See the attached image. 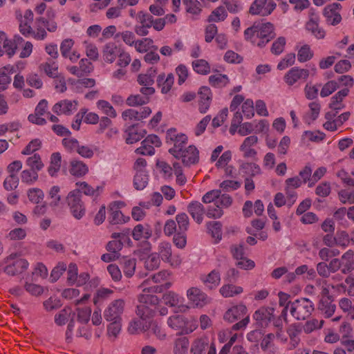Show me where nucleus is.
Returning a JSON list of instances; mask_svg holds the SVG:
<instances>
[{
  "mask_svg": "<svg viewBox=\"0 0 354 354\" xmlns=\"http://www.w3.org/2000/svg\"><path fill=\"white\" fill-rule=\"evenodd\" d=\"M66 201L73 216L77 219H80L85 214V207L81 200L80 191L75 189L70 192L66 197Z\"/></svg>",
  "mask_w": 354,
  "mask_h": 354,
  "instance_id": "423d86ee",
  "label": "nucleus"
},
{
  "mask_svg": "<svg viewBox=\"0 0 354 354\" xmlns=\"http://www.w3.org/2000/svg\"><path fill=\"white\" fill-rule=\"evenodd\" d=\"M113 292V290L106 288L97 289L93 296V304L97 306L102 305L104 301L111 297Z\"/></svg>",
  "mask_w": 354,
  "mask_h": 354,
  "instance_id": "c85d7f7f",
  "label": "nucleus"
},
{
  "mask_svg": "<svg viewBox=\"0 0 354 354\" xmlns=\"http://www.w3.org/2000/svg\"><path fill=\"white\" fill-rule=\"evenodd\" d=\"M151 113V110L148 106L140 107L138 110L129 109L124 111L122 113V118L124 120H140L147 118Z\"/></svg>",
  "mask_w": 354,
  "mask_h": 354,
  "instance_id": "a211bd4d",
  "label": "nucleus"
},
{
  "mask_svg": "<svg viewBox=\"0 0 354 354\" xmlns=\"http://www.w3.org/2000/svg\"><path fill=\"white\" fill-rule=\"evenodd\" d=\"M337 286L344 291H347L349 296H354V277L352 275L347 276L344 283H342Z\"/></svg>",
  "mask_w": 354,
  "mask_h": 354,
  "instance_id": "0e129e2a",
  "label": "nucleus"
},
{
  "mask_svg": "<svg viewBox=\"0 0 354 354\" xmlns=\"http://www.w3.org/2000/svg\"><path fill=\"white\" fill-rule=\"evenodd\" d=\"M158 253L163 261L169 263L171 266L176 267L181 263L178 256H172L171 245L168 242H162L158 245Z\"/></svg>",
  "mask_w": 354,
  "mask_h": 354,
  "instance_id": "2eb2a0df",
  "label": "nucleus"
},
{
  "mask_svg": "<svg viewBox=\"0 0 354 354\" xmlns=\"http://www.w3.org/2000/svg\"><path fill=\"white\" fill-rule=\"evenodd\" d=\"M97 106L104 114L109 116L110 118H115L117 116L115 110L107 101L99 100L97 103Z\"/></svg>",
  "mask_w": 354,
  "mask_h": 354,
  "instance_id": "5fc2aeb1",
  "label": "nucleus"
},
{
  "mask_svg": "<svg viewBox=\"0 0 354 354\" xmlns=\"http://www.w3.org/2000/svg\"><path fill=\"white\" fill-rule=\"evenodd\" d=\"M229 82V78L226 75L216 74L209 77V82L210 85L214 87H224Z\"/></svg>",
  "mask_w": 354,
  "mask_h": 354,
  "instance_id": "79ce46f5",
  "label": "nucleus"
},
{
  "mask_svg": "<svg viewBox=\"0 0 354 354\" xmlns=\"http://www.w3.org/2000/svg\"><path fill=\"white\" fill-rule=\"evenodd\" d=\"M243 289L241 286L234 284H225L219 290L221 295L224 297H232L243 292Z\"/></svg>",
  "mask_w": 354,
  "mask_h": 354,
  "instance_id": "2f4dec72",
  "label": "nucleus"
},
{
  "mask_svg": "<svg viewBox=\"0 0 354 354\" xmlns=\"http://www.w3.org/2000/svg\"><path fill=\"white\" fill-rule=\"evenodd\" d=\"M318 309L325 318H329L334 314L336 305L333 303V299H320Z\"/></svg>",
  "mask_w": 354,
  "mask_h": 354,
  "instance_id": "bb28decb",
  "label": "nucleus"
},
{
  "mask_svg": "<svg viewBox=\"0 0 354 354\" xmlns=\"http://www.w3.org/2000/svg\"><path fill=\"white\" fill-rule=\"evenodd\" d=\"M149 102V97L147 96H142L139 94L129 95L127 100L126 104L129 106H142L147 104Z\"/></svg>",
  "mask_w": 354,
  "mask_h": 354,
  "instance_id": "a18cd8bd",
  "label": "nucleus"
},
{
  "mask_svg": "<svg viewBox=\"0 0 354 354\" xmlns=\"http://www.w3.org/2000/svg\"><path fill=\"white\" fill-rule=\"evenodd\" d=\"M178 231L186 232L189 228V220L186 213H180L176 216Z\"/></svg>",
  "mask_w": 354,
  "mask_h": 354,
  "instance_id": "13d9d810",
  "label": "nucleus"
},
{
  "mask_svg": "<svg viewBox=\"0 0 354 354\" xmlns=\"http://www.w3.org/2000/svg\"><path fill=\"white\" fill-rule=\"evenodd\" d=\"M245 39L254 45L263 47L276 36L274 25L270 22H255L244 31Z\"/></svg>",
  "mask_w": 354,
  "mask_h": 354,
  "instance_id": "f257e3e1",
  "label": "nucleus"
},
{
  "mask_svg": "<svg viewBox=\"0 0 354 354\" xmlns=\"http://www.w3.org/2000/svg\"><path fill=\"white\" fill-rule=\"evenodd\" d=\"M166 142L173 144V147L169 149V153L174 157L181 154L188 143L187 136L182 133H178L176 129L171 128L166 133Z\"/></svg>",
  "mask_w": 354,
  "mask_h": 354,
  "instance_id": "39448f33",
  "label": "nucleus"
},
{
  "mask_svg": "<svg viewBox=\"0 0 354 354\" xmlns=\"http://www.w3.org/2000/svg\"><path fill=\"white\" fill-rule=\"evenodd\" d=\"M153 41L150 38H143L140 40H136L135 43V48L140 53L147 52L150 48H153L155 50L158 49L157 46H153Z\"/></svg>",
  "mask_w": 354,
  "mask_h": 354,
  "instance_id": "37998d69",
  "label": "nucleus"
},
{
  "mask_svg": "<svg viewBox=\"0 0 354 354\" xmlns=\"http://www.w3.org/2000/svg\"><path fill=\"white\" fill-rule=\"evenodd\" d=\"M241 169L244 174L251 177L261 174L260 167L254 162H244L241 165Z\"/></svg>",
  "mask_w": 354,
  "mask_h": 354,
  "instance_id": "603ef678",
  "label": "nucleus"
},
{
  "mask_svg": "<svg viewBox=\"0 0 354 354\" xmlns=\"http://www.w3.org/2000/svg\"><path fill=\"white\" fill-rule=\"evenodd\" d=\"M62 156L59 152L53 153L50 156V165L48 168V174L53 176L60 169Z\"/></svg>",
  "mask_w": 354,
  "mask_h": 354,
  "instance_id": "ea45409f",
  "label": "nucleus"
},
{
  "mask_svg": "<svg viewBox=\"0 0 354 354\" xmlns=\"http://www.w3.org/2000/svg\"><path fill=\"white\" fill-rule=\"evenodd\" d=\"M223 319L228 323L237 322L232 325L230 330L228 331L229 333L232 331L244 330L250 321L248 308L242 304L233 306L227 310L223 315Z\"/></svg>",
  "mask_w": 354,
  "mask_h": 354,
  "instance_id": "f03ea898",
  "label": "nucleus"
},
{
  "mask_svg": "<svg viewBox=\"0 0 354 354\" xmlns=\"http://www.w3.org/2000/svg\"><path fill=\"white\" fill-rule=\"evenodd\" d=\"M160 257L157 253L149 254L145 261V267L148 270H153L160 266Z\"/></svg>",
  "mask_w": 354,
  "mask_h": 354,
  "instance_id": "6e6d98bb",
  "label": "nucleus"
},
{
  "mask_svg": "<svg viewBox=\"0 0 354 354\" xmlns=\"http://www.w3.org/2000/svg\"><path fill=\"white\" fill-rule=\"evenodd\" d=\"M167 324L174 330H183L186 326V319L183 315H173L168 318Z\"/></svg>",
  "mask_w": 354,
  "mask_h": 354,
  "instance_id": "4c0bfd02",
  "label": "nucleus"
},
{
  "mask_svg": "<svg viewBox=\"0 0 354 354\" xmlns=\"http://www.w3.org/2000/svg\"><path fill=\"white\" fill-rule=\"evenodd\" d=\"M348 88H344L338 91L334 96L330 99L329 104V108L335 112H328L326 113L325 117L327 120H331L336 116L338 111L342 110L344 108V104L342 101L345 97L348 95Z\"/></svg>",
  "mask_w": 354,
  "mask_h": 354,
  "instance_id": "9d476101",
  "label": "nucleus"
},
{
  "mask_svg": "<svg viewBox=\"0 0 354 354\" xmlns=\"http://www.w3.org/2000/svg\"><path fill=\"white\" fill-rule=\"evenodd\" d=\"M187 297L196 307L202 308L210 303L211 299L201 290L192 287L187 290Z\"/></svg>",
  "mask_w": 354,
  "mask_h": 354,
  "instance_id": "dca6fc26",
  "label": "nucleus"
},
{
  "mask_svg": "<svg viewBox=\"0 0 354 354\" xmlns=\"http://www.w3.org/2000/svg\"><path fill=\"white\" fill-rule=\"evenodd\" d=\"M339 88V84L337 82L334 80L328 81L326 83L320 92V95L322 97H327L332 94L335 91H336Z\"/></svg>",
  "mask_w": 354,
  "mask_h": 354,
  "instance_id": "338daca9",
  "label": "nucleus"
},
{
  "mask_svg": "<svg viewBox=\"0 0 354 354\" xmlns=\"http://www.w3.org/2000/svg\"><path fill=\"white\" fill-rule=\"evenodd\" d=\"M121 265L126 277H131L134 274L136 265L135 259H123Z\"/></svg>",
  "mask_w": 354,
  "mask_h": 354,
  "instance_id": "c03bdc74",
  "label": "nucleus"
},
{
  "mask_svg": "<svg viewBox=\"0 0 354 354\" xmlns=\"http://www.w3.org/2000/svg\"><path fill=\"white\" fill-rule=\"evenodd\" d=\"M324 323V320L319 321L316 319L307 321L303 326L304 331L307 334L310 333L315 330L320 329Z\"/></svg>",
  "mask_w": 354,
  "mask_h": 354,
  "instance_id": "680f3d73",
  "label": "nucleus"
},
{
  "mask_svg": "<svg viewBox=\"0 0 354 354\" xmlns=\"http://www.w3.org/2000/svg\"><path fill=\"white\" fill-rule=\"evenodd\" d=\"M44 27L51 32H55L57 29V23L52 20H47L44 17H40L36 18L35 21V28L32 36L37 40H44L47 37V32Z\"/></svg>",
  "mask_w": 354,
  "mask_h": 354,
  "instance_id": "0eeeda50",
  "label": "nucleus"
},
{
  "mask_svg": "<svg viewBox=\"0 0 354 354\" xmlns=\"http://www.w3.org/2000/svg\"><path fill=\"white\" fill-rule=\"evenodd\" d=\"M125 301L122 299L112 301L103 313L104 318L107 322L122 320V315L124 311Z\"/></svg>",
  "mask_w": 354,
  "mask_h": 354,
  "instance_id": "6e6552de",
  "label": "nucleus"
},
{
  "mask_svg": "<svg viewBox=\"0 0 354 354\" xmlns=\"http://www.w3.org/2000/svg\"><path fill=\"white\" fill-rule=\"evenodd\" d=\"M313 56V53L308 45H304L298 50L297 59L300 62H305L310 60Z\"/></svg>",
  "mask_w": 354,
  "mask_h": 354,
  "instance_id": "bf43d9fd",
  "label": "nucleus"
},
{
  "mask_svg": "<svg viewBox=\"0 0 354 354\" xmlns=\"http://www.w3.org/2000/svg\"><path fill=\"white\" fill-rule=\"evenodd\" d=\"M286 39L284 37H278L273 43L270 49L272 54L279 55L284 50Z\"/></svg>",
  "mask_w": 354,
  "mask_h": 354,
  "instance_id": "052dcab7",
  "label": "nucleus"
},
{
  "mask_svg": "<svg viewBox=\"0 0 354 354\" xmlns=\"http://www.w3.org/2000/svg\"><path fill=\"white\" fill-rule=\"evenodd\" d=\"M227 17V12L225 7L220 6L214 9L207 18V21L220 22L223 21Z\"/></svg>",
  "mask_w": 354,
  "mask_h": 354,
  "instance_id": "473e14b6",
  "label": "nucleus"
},
{
  "mask_svg": "<svg viewBox=\"0 0 354 354\" xmlns=\"http://www.w3.org/2000/svg\"><path fill=\"white\" fill-rule=\"evenodd\" d=\"M119 203L117 201L112 202L108 207V210L110 212L109 217V221L111 225H118L123 223H126L129 220V217H127V220L122 212L119 209Z\"/></svg>",
  "mask_w": 354,
  "mask_h": 354,
  "instance_id": "412c9836",
  "label": "nucleus"
},
{
  "mask_svg": "<svg viewBox=\"0 0 354 354\" xmlns=\"http://www.w3.org/2000/svg\"><path fill=\"white\" fill-rule=\"evenodd\" d=\"M342 8L339 3H333L327 5L323 10V16L328 25L335 26L342 21L340 11Z\"/></svg>",
  "mask_w": 354,
  "mask_h": 354,
  "instance_id": "1a4fd4ad",
  "label": "nucleus"
},
{
  "mask_svg": "<svg viewBox=\"0 0 354 354\" xmlns=\"http://www.w3.org/2000/svg\"><path fill=\"white\" fill-rule=\"evenodd\" d=\"M131 235L136 241L147 240L152 235V230L148 224H138L132 230Z\"/></svg>",
  "mask_w": 354,
  "mask_h": 354,
  "instance_id": "393cba45",
  "label": "nucleus"
},
{
  "mask_svg": "<svg viewBox=\"0 0 354 354\" xmlns=\"http://www.w3.org/2000/svg\"><path fill=\"white\" fill-rule=\"evenodd\" d=\"M183 3L185 6V10L192 19H198L203 11L201 3L198 0H183Z\"/></svg>",
  "mask_w": 354,
  "mask_h": 354,
  "instance_id": "b1692460",
  "label": "nucleus"
},
{
  "mask_svg": "<svg viewBox=\"0 0 354 354\" xmlns=\"http://www.w3.org/2000/svg\"><path fill=\"white\" fill-rule=\"evenodd\" d=\"M274 309L271 307H261L253 314V319L258 327L265 328L268 326L274 317Z\"/></svg>",
  "mask_w": 354,
  "mask_h": 354,
  "instance_id": "4468645a",
  "label": "nucleus"
},
{
  "mask_svg": "<svg viewBox=\"0 0 354 354\" xmlns=\"http://www.w3.org/2000/svg\"><path fill=\"white\" fill-rule=\"evenodd\" d=\"M209 347L206 339H197L192 345L191 352L193 354H204Z\"/></svg>",
  "mask_w": 354,
  "mask_h": 354,
  "instance_id": "3c124183",
  "label": "nucleus"
},
{
  "mask_svg": "<svg viewBox=\"0 0 354 354\" xmlns=\"http://www.w3.org/2000/svg\"><path fill=\"white\" fill-rule=\"evenodd\" d=\"M189 339L186 337H180L175 339L174 346V354H187L189 348Z\"/></svg>",
  "mask_w": 354,
  "mask_h": 354,
  "instance_id": "e433bc0d",
  "label": "nucleus"
},
{
  "mask_svg": "<svg viewBox=\"0 0 354 354\" xmlns=\"http://www.w3.org/2000/svg\"><path fill=\"white\" fill-rule=\"evenodd\" d=\"M295 62V54L288 53L277 64V69L282 71L288 68V66H292Z\"/></svg>",
  "mask_w": 354,
  "mask_h": 354,
  "instance_id": "774afa93",
  "label": "nucleus"
},
{
  "mask_svg": "<svg viewBox=\"0 0 354 354\" xmlns=\"http://www.w3.org/2000/svg\"><path fill=\"white\" fill-rule=\"evenodd\" d=\"M207 229L211 232L212 238L215 239L216 243L222 239V225L218 221H212L207 223Z\"/></svg>",
  "mask_w": 354,
  "mask_h": 354,
  "instance_id": "8fccbe9b",
  "label": "nucleus"
},
{
  "mask_svg": "<svg viewBox=\"0 0 354 354\" xmlns=\"http://www.w3.org/2000/svg\"><path fill=\"white\" fill-rule=\"evenodd\" d=\"M121 38L122 41L130 46H135L136 36L133 32L126 30L121 32H118L115 35V40L118 42L120 41L119 38Z\"/></svg>",
  "mask_w": 354,
  "mask_h": 354,
  "instance_id": "de8ad7c7",
  "label": "nucleus"
},
{
  "mask_svg": "<svg viewBox=\"0 0 354 354\" xmlns=\"http://www.w3.org/2000/svg\"><path fill=\"white\" fill-rule=\"evenodd\" d=\"M339 306L351 319H354V303L350 299L346 297L340 299Z\"/></svg>",
  "mask_w": 354,
  "mask_h": 354,
  "instance_id": "a19ab883",
  "label": "nucleus"
},
{
  "mask_svg": "<svg viewBox=\"0 0 354 354\" xmlns=\"http://www.w3.org/2000/svg\"><path fill=\"white\" fill-rule=\"evenodd\" d=\"M28 262L24 259H17L12 263L6 266L4 272L11 276L21 274L27 270Z\"/></svg>",
  "mask_w": 354,
  "mask_h": 354,
  "instance_id": "4be33fe9",
  "label": "nucleus"
},
{
  "mask_svg": "<svg viewBox=\"0 0 354 354\" xmlns=\"http://www.w3.org/2000/svg\"><path fill=\"white\" fill-rule=\"evenodd\" d=\"M77 313V321L82 324H86L90 320L91 309L90 307L78 308Z\"/></svg>",
  "mask_w": 354,
  "mask_h": 354,
  "instance_id": "69168bd1",
  "label": "nucleus"
},
{
  "mask_svg": "<svg viewBox=\"0 0 354 354\" xmlns=\"http://www.w3.org/2000/svg\"><path fill=\"white\" fill-rule=\"evenodd\" d=\"M288 309L296 319L305 320L312 315L315 308L313 303L310 299L302 297L292 302L289 301L282 310L281 315L286 316Z\"/></svg>",
  "mask_w": 354,
  "mask_h": 354,
  "instance_id": "7ed1b4c3",
  "label": "nucleus"
},
{
  "mask_svg": "<svg viewBox=\"0 0 354 354\" xmlns=\"http://www.w3.org/2000/svg\"><path fill=\"white\" fill-rule=\"evenodd\" d=\"M223 214V209L216 202L208 206L206 212V215L208 218H221Z\"/></svg>",
  "mask_w": 354,
  "mask_h": 354,
  "instance_id": "e2e57ef3",
  "label": "nucleus"
},
{
  "mask_svg": "<svg viewBox=\"0 0 354 354\" xmlns=\"http://www.w3.org/2000/svg\"><path fill=\"white\" fill-rule=\"evenodd\" d=\"M187 212L197 223L203 222L205 208L202 203L198 201L191 202L187 205Z\"/></svg>",
  "mask_w": 354,
  "mask_h": 354,
  "instance_id": "5701e85b",
  "label": "nucleus"
},
{
  "mask_svg": "<svg viewBox=\"0 0 354 354\" xmlns=\"http://www.w3.org/2000/svg\"><path fill=\"white\" fill-rule=\"evenodd\" d=\"M127 137L126 142L127 144H133L140 140L146 134L144 129H140L138 124H133L126 130Z\"/></svg>",
  "mask_w": 354,
  "mask_h": 354,
  "instance_id": "a878e982",
  "label": "nucleus"
},
{
  "mask_svg": "<svg viewBox=\"0 0 354 354\" xmlns=\"http://www.w3.org/2000/svg\"><path fill=\"white\" fill-rule=\"evenodd\" d=\"M21 180L28 185L35 184L39 178L38 172L30 169H24L20 174Z\"/></svg>",
  "mask_w": 354,
  "mask_h": 354,
  "instance_id": "f704fd0d",
  "label": "nucleus"
},
{
  "mask_svg": "<svg viewBox=\"0 0 354 354\" xmlns=\"http://www.w3.org/2000/svg\"><path fill=\"white\" fill-rule=\"evenodd\" d=\"M180 153L175 158L181 160L185 167L196 165L199 161V151L194 145H189L183 149Z\"/></svg>",
  "mask_w": 354,
  "mask_h": 354,
  "instance_id": "f8f14e48",
  "label": "nucleus"
},
{
  "mask_svg": "<svg viewBox=\"0 0 354 354\" xmlns=\"http://www.w3.org/2000/svg\"><path fill=\"white\" fill-rule=\"evenodd\" d=\"M276 6L273 0H255L252 3L249 12L251 15L268 16L272 12Z\"/></svg>",
  "mask_w": 354,
  "mask_h": 354,
  "instance_id": "9b49d317",
  "label": "nucleus"
},
{
  "mask_svg": "<svg viewBox=\"0 0 354 354\" xmlns=\"http://www.w3.org/2000/svg\"><path fill=\"white\" fill-rule=\"evenodd\" d=\"M319 16L312 12L310 15V19L306 23V29L310 31L316 38L323 39L325 37V31L319 26Z\"/></svg>",
  "mask_w": 354,
  "mask_h": 354,
  "instance_id": "6ab92c4d",
  "label": "nucleus"
},
{
  "mask_svg": "<svg viewBox=\"0 0 354 354\" xmlns=\"http://www.w3.org/2000/svg\"><path fill=\"white\" fill-rule=\"evenodd\" d=\"M88 171L87 165L82 161L73 160L71 162L69 171L75 176H82Z\"/></svg>",
  "mask_w": 354,
  "mask_h": 354,
  "instance_id": "c756f323",
  "label": "nucleus"
},
{
  "mask_svg": "<svg viewBox=\"0 0 354 354\" xmlns=\"http://www.w3.org/2000/svg\"><path fill=\"white\" fill-rule=\"evenodd\" d=\"M300 332H301V328H300L299 326H298L297 324H291L287 328V333L289 335V337L290 339V342H291L293 348H295L299 344V339L298 337V335L300 333Z\"/></svg>",
  "mask_w": 354,
  "mask_h": 354,
  "instance_id": "864d4df0",
  "label": "nucleus"
},
{
  "mask_svg": "<svg viewBox=\"0 0 354 354\" xmlns=\"http://www.w3.org/2000/svg\"><path fill=\"white\" fill-rule=\"evenodd\" d=\"M78 102L76 100H63L53 106L52 110L57 115H71L77 110Z\"/></svg>",
  "mask_w": 354,
  "mask_h": 354,
  "instance_id": "f3484780",
  "label": "nucleus"
},
{
  "mask_svg": "<svg viewBox=\"0 0 354 354\" xmlns=\"http://www.w3.org/2000/svg\"><path fill=\"white\" fill-rule=\"evenodd\" d=\"M118 48L113 42L106 44L103 48V57L106 62L112 63L118 55Z\"/></svg>",
  "mask_w": 354,
  "mask_h": 354,
  "instance_id": "72a5a7b5",
  "label": "nucleus"
},
{
  "mask_svg": "<svg viewBox=\"0 0 354 354\" xmlns=\"http://www.w3.org/2000/svg\"><path fill=\"white\" fill-rule=\"evenodd\" d=\"M309 74L308 69L292 67L285 74L283 80L288 86H292L299 81H306Z\"/></svg>",
  "mask_w": 354,
  "mask_h": 354,
  "instance_id": "ddd939ff",
  "label": "nucleus"
},
{
  "mask_svg": "<svg viewBox=\"0 0 354 354\" xmlns=\"http://www.w3.org/2000/svg\"><path fill=\"white\" fill-rule=\"evenodd\" d=\"M44 194L41 189L30 188L28 190V198L33 203L38 204L43 201Z\"/></svg>",
  "mask_w": 354,
  "mask_h": 354,
  "instance_id": "4d7b16f0",
  "label": "nucleus"
},
{
  "mask_svg": "<svg viewBox=\"0 0 354 354\" xmlns=\"http://www.w3.org/2000/svg\"><path fill=\"white\" fill-rule=\"evenodd\" d=\"M198 110L201 113H205L209 109L212 102V92L209 87L202 86L199 91Z\"/></svg>",
  "mask_w": 354,
  "mask_h": 354,
  "instance_id": "aec40b11",
  "label": "nucleus"
},
{
  "mask_svg": "<svg viewBox=\"0 0 354 354\" xmlns=\"http://www.w3.org/2000/svg\"><path fill=\"white\" fill-rule=\"evenodd\" d=\"M75 313L71 307L65 306L55 315V323L57 326L66 324L71 318H74Z\"/></svg>",
  "mask_w": 354,
  "mask_h": 354,
  "instance_id": "cd10ccee",
  "label": "nucleus"
},
{
  "mask_svg": "<svg viewBox=\"0 0 354 354\" xmlns=\"http://www.w3.org/2000/svg\"><path fill=\"white\" fill-rule=\"evenodd\" d=\"M174 80V77L172 73L168 74L166 78L164 74L158 76L157 83L161 87L162 93H167L171 90Z\"/></svg>",
  "mask_w": 354,
  "mask_h": 354,
  "instance_id": "7c9ffc66",
  "label": "nucleus"
},
{
  "mask_svg": "<svg viewBox=\"0 0 354 354\" xmlns=\"http://www.w3.org/2000/svg\"><path fill=\"white\" fill-rule=\"evenodd\" d=\"M26 165L28 167V169L36 172L40 171L44 167L41 156L38 153H35L28 157L26 160Z\"/></svg>",
  "mask_w": 354,
  "mask_h": 354,
  "instance_id": "c9c22d12",
  "label": "nucleus"
},
{
  "mask_svg": "<svg viewBox=\"0 0 354 354\" xmlns=\"http://www.w3.org/2000/svg\"><path fill=\"white\" fill-rule=\"evenodd\" d=\"M192 67L194 71L198 74L207 75L210 72L209 63L203 59L194 61L192 62Z\"/></svg>",
  "mask_w": 354,
  "mask_h": 354,
  "instance_id": "09e8293b",
  "label": "nucleus"
},
{
  "mask_svg": "<svg viewBox=\"0 0 354 354\" xmlns=\"http://www.w3.org/2000/svg\"><path fill=\"white\" fill-rule=\"evenodd\" d=\"M144 321L140 317L133 319L129 324L128 331L131 334H135L147 330L149 328V325L144 324Z\"/></svg>",
  "mask_w": 354,
  "mask_h": 354,
  "instance_id": "58836bf2",
  "label": "nucleus"
},
{
  "mask_svg": "<svg viewBox=\"0 0 354 354\" xmlns=\"http://www.w3.org/2000/svg\"><path fill=\"white\" fill-rule=\"evenodd\" d=\"M146 290L147 288H144V293L138 296L139 304L136 310V315L142 320L150 319L155 315L159 301L157 296L145 293Z\"/></svg>",
  "mask_w": 354,
  "mask_h": 354,
  "instance_id": "20e7f679",
  "label": "nucleus"
},
{
  "mask_svg": "<svg viewBox=\"0 0 354 354\" xmlns=\"http://www.w3.org/2000/svg\"><path fill=\"white\" fill-rule=\"evenodd\" d=\"M148 175L146 171L136 173L133 179L134 187L138 190L143 189L148 183Z\"/></svg>",
  "mask_w": 354,
  "mask_h": 354,
  "instance_id": "49530a36",
  "label": "nucleus"
}]
</instances>
